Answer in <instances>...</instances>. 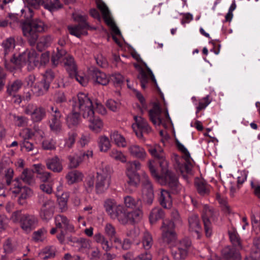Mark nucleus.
<instances>
[{
  "label": "nucleus",
  "mask_w": 260,
  "mask_h": 260,
  "mask_svg": "<svg viewBox=\"0 0 260 260\" xmlns=\"http://www.w3.org/2000/svg\"><path fill=\"white\" fill-rule=\"evenodd\" d=\"M104 208L111 218L117 219L122 225L138 223L143 216V212L141 207L134 211H128L123 206L117 205L115 200L112 199L107 200L105 202Z\"/></svg>",
  "instance_id": "f257e3e1"
},
{
  "label": "nucleus",
  "mask_w": 260,
  "mask_h": 260,
  "mask_svg": "<svg viewBox=\"0 0 260 260\" xmlns=\"http://www.w3.org/2000/svg\"><path fill=\"white\" fill-rule=\"evenodd\" d=\"M72 111L66 117V123L69 128L77 127L81 119L80 112H84L87 108L92 107V102L87 94L80 92L72 101Z\"/></svg>",
  "instance_id": "f03ea898"
},
{
  "label": "nucleus",
  "mask_w": 260,
  "mask_h": 260,
  "mask_svg": "<svg viewBox=\"0 0 260 260\" xmlns=\"http://www.w3.org/2000/svg\"><path fill=\"white\" fill-rule=\"evenodd\" d=\"M48 26L40 19L25 20L21 24L23 36L31 46H34L39 38V34L46 32Z\"/></svg>",
  "instance_id": "7ed1b4c3"
},
{
  "label": "nucleus",
  "mask_w": 260,
  "mask_h": 260,
  "mask_svg": "<svg viewBox=\"0 0 260 260\" xmlns=\"http://www.w3.org/2000/svg\"><path fill=\"white\" fill-rule=\"evenodd\" d=\"M153 162V160H149L148 163L152 176L157 181H164L165 184L168 186L173 193H178L180 190V186L175 175L169 170H166L161 175H159L152 165Z\"/></svg>",
  "instance_id": "20e7f679"
},
{
  "label": "nucleus",
  "mask_w": 260,
  "mask_h": 260,
  "mask_svg": "<svg viewBox=\"0 0 260 260\" xmlns=\"http://www.w3.org/2000/svg\"><path fill=\"white\" fill-rule=\"evenodd\" d=\"M153 162V160H149L148 163L152 176L157 181H164L165 184L168 186L173 193H178L180 190V186L175 175L169 170H166L161 175H159L152 165Z\"/></svg>",
  "instance_id": "39448f33"
},
{
  "label": "nucleus",
  "mask_w": 260,
  "mask_h": 260,
  "mask_svg": "<svg viewBox=\"0 0 260 260\" xmlns=\"http://www.w3.org/2000/svg\"><path fill=\"white\" fill-rule=\"evenodd\" d=\"M229 237L232 244L229 249V260H241L239 251L243 248L242 240L233 224H229Z\"/></svg>",
  "instance_id": "423d86ee"
},
{
  "label": "nucleus",
  "mask_w": 260,
  "mask_h": 260,
  "mask_svg": "<svg viewBox=\"0 0 260 260\" xmlns=\"http://www.w3.org/2000/svg\"><path fill=\"white\" fill-rule=\"evenodd\" d=\"M11 61L18 67L27 65L28 71H31L39 63L38 54L35 50H31L28 52H24L18 57H13Z\"/></svg>",
  "instance_id": "0eeeda50"
},
{
  "label": "nucleus",
  "mask_w": 260,
  "mask_h": 260,
  "mask_svg": "<svg viewBox=\"0 0 260 260\" xmlns=\"http://www.w3.org/2000/svg\"><path fill=\"white\" fill-rule=\"evenodd\" d=\"M38 203L42 204L40 209L39 215L44 221H48L53 216L55 210V204L53 201L47 199L43 194L38 196Z\"/></svg>",
  "instance_id": "6e6552de"
},
{
  "label": "nucleus",
  "mask_w": 260,
  "mask_h": 260,
  "mask_svg": "<svg viewBox=\"0 0 260 260\" xmlns=\"http://www.w3.org/2000/svg\"><path fill=\"white\" fill-rule=\"evenodd\" d=\"M109 166H102L96 173L95 190L97 193L105 192L109 187L110 184V176Z\"/></svg>",
  "instance_id": "1a4fd4ad"
},
{
  "label": "nucleus",
  "mask_w": 260,
  "mask_h": 260,
  "mask_svg": "<svg viewBox=\"0 0 260 260\" xmlns=\"http://www.w3.org/2000/svg\"><path fill=\"white\" fill-rule=\"evenodd\" d=\"M86 109V111L83 112L82 115L83 118L88 121L89 128L93 133H100L103 128L104 124L102 120L94 115L93 105Z\"/></svg>",
  "instance_id": "9d476101"
},
{
  "label": "nucleus",
  "mask_w": 260,
  "mask_h": 260,
  "mask_svg": "<svg viewBox=\"0 0 260 260\" xmlns=\"http://www.w3.org/2000/svg\"><path fill=\"white\" fill-rule=\"evenodd\" d=\"M142 184L141 199L145 205L149 206L152 204L154 198L153 188L148 176L145 175Z\"/></svg>",
  "instance_id": "9b49d317"
},
{
  "label": "nucleus",
  "mask_w": 260,
  "mask_h": 260,
  "mask_svg": "<svg viewBox=\"0 0 260 260\" xmlns=\"http://www.w3.org/2000/svg\"><path fill=\"white\" fill-rule=\"evenodd\" d=\"M216 213L212 207L204 205L203 209L202 219L206 235L207 237L212 234V226L211 220L216 218Z\"/></svg>",
  "instance_id": "f8f14e48"
},
{
  "label": "nucleus",
  "mask_w": 260,
  "mask_h": 260,
  "mask_svg": "<svg viewBox=\"0 0 260 260\" xmlns=\"http://www.w3.org/2000/svg\"><path fill=\"white\" fill-rule=\"evenodd\" d=\"M93 156L92 150L80 151L78 153L70 155L68 156L69 167L71 169H76L84 160L88 159Z\"/></svg>",
  "instance_id": "ddd939ff"
},
{
  "label": "nucleus",
  "mask_w": 260,
  "mask_h": 260,
  "mask_svg": "<svg viewBox=\"0 0 260 260\" xmlns=\"http://www.w3.org/2000/svg\"><path fill=\"white\" fill-rule=\"evenodd\" d=\"M86 16L77 15L75 18V20L79 22V23L74 26H68L70 34L78 38H80L83 34L84 29L89 27V25L86 22Z\"/></svg>",
  "instance_id": "4468645a"
},
{
  "label": "nucleus",
  "mask_w": 260,
  "mask_h": 260,
  "mask_svg": "<svg viewBox=\"0 0 260 260\" xmlns=\"http://www.w3.org/2000/svg\"><path fill=\"white\" fill-rule=\"evenodd\" d=\"M38 220L36 216L32 214H23L21 219V227L25 232L29 233L37 225Z\"/></svg>",
  "instance_id": "2eb2a0df"
},
{
  "label": "nucleus",
  "mask_w": 260,
  "mask_h": 260,
  "mask_svg": "<svg viewBox=\"0 0 260 260\" xmlns=\"http://www.w3.org/2000/svg\"><path fill=\"white\" fill-rule=\"evenodd\" d=\"M128 152L133 158L144 160L147 157V153L145 149L137 144H131L128 146Z\"/></svg>",
  "instance_id": "dca6fc26"
},
{
  "label": "nucleus",
  "mask_w": 260,
  "mask_h": 260,
  "mask_svg": "<svg viewBox=\"0 0 260 260\" xmlns=\"http://www.w3.org/2000/svg\"><path fill=\"white\" fill-rule=\"evenodd\" d=\"M55 223L57 228L70 232H74V226L70 223V220L63 215H57L55 217Z\"/></svg>",
  "instance_id": "f3484780"
},
{
  "label": "nucleus",
  "mask_w": 260,
  "mask_h": 260,
  "mask_svg": "<svg viewBox=\"0 0 260 260\" xmlns=\"http://www.w3.org/2000/svg\"><path fill=\"white\" fill-rule=\"evenodd\" d=\"M260 258V237L256 236L252 239V246L249 256L245 260H258Z\"/></svg>",
  "instance_id": "a211bd4d"
},
{
  "label": "nucleus",
  "mask_w": 260,
  "mask_h": 260,
  "mask_svg": "<svg viewBox=\"0 0 260 260\" xmlns=\"http://www.w3.org/2000/svg\"><path fill=\"white\" fill-rule=\"evenodd\" d=\"M45 164L47 168L54 173H60L63 170L62 162L57 156L47 159Z\"/></svg>",
  "instance_id": "6ab92c4d"
},
{
  "label": "nucleus",
  "mask_w": 260,
  "mask_h": 260,
  "mask_svg": "<svg viewBox=\"0 0 260 260\" xmlns=\"http://www.w3.org/2000/svg\"><path fill=\"white\" fill-rule=\"evenodd\" d=\"M161 109L157 103H154L152 109L149 111L150 120L154 125H159L162 122L160 117Z\"/></svg>",
  "instance_id": "aec40b11"
},
{
  "label": "nucleus",
  "mask_w": 260,
  "mask_h": 260,
  "mask_svg": "<svg viewBox=\"0 0 260 260\" xmlns=\"http://www.w3.org/2000/svg\"><path fill=\"white\" fill-rule=\"evenodd\" d=\"M124 207L125 209H131L134 210L141 208L142 210V205L141 204V200L140 198L135 199L131 196H126L123 198ZM143 211V210H142Z\"/></svg>",
  "instance_id": "412c9836"
},
{
  "label": "nucleus",
  "mask_w": 260,
  "mask_h": 260,
  "mask_svg": "<svg viewBox=\"0 0 260 260\" xmlns=\"http://www.w3.org/2000/svg\"><path fill=\"white\" fill-rule=\"evenodd\" d=\"M91 75L93 80L99 84L106 85L109 83L107 75L98 69L93 68L91 70Z\"/></svg>",
  "instance_id": "4be33fe9"
},
{
  "label": "nucleus",
  "mask_w": 260,
  "mask_h": 260,
  "mask_svg": "<svg viewBox=\"0 0 260 260\" xmlns=\"http://www.w3.org/2000/svg\"><path fill=\"white\" fill-rule=\"evenodd\" d=\"M34 166L35 172L37 174V177L42 182L51 183L53 181L52 174L45 171L41 165H35Z\"/></svg>",
  "instance_id": "5701e85b"
},
{
  "label": "nucleus",
  "mask_w": 260,
  "mask_h": 260,
  "mask_svg": "<svg viewBox=\"0 0 260 260\" xmlns=\"http://www.w3.org/2000/svg\"><path fill=\"white\" fill-rule=\"evenodd\" d=\"M160 205L166 209H170L172 206V200L170 193L167 190L161 189L158 198Z\"/></svg>",
  "instance_id": "b1692460"
},
{
  "label": "nucleus",
  "mask_w": 260,
  "mask_h": 260,
  "mask_svg": "<svg viewBox=\"0 0 260 260\" xmlns=\"http://www.w3.org/2000/svg\"><path fill=\"white\" fill-rule=\"evenodd\" d=\"M188 221L189 231L199 234L202 228L199 216L196 214L191 215L188 218Z\"/></svg>",
  "instance_id": "393cba45"
},
{
  "label": "nucleus",
  "mask_w": 260,
  "mask_h": 260,
  "mask_svg": "<svg viewBox=\"0 0 260 260\" xmlns=\"http://www.w3.org/2000/svg\"><path fill=\"white\" fill-rule=\"evenodd\" d=\"M148 151L152 156L160 160L159 165L160 167L167 164L163 150L159 146L155 145L154 147H151L148 149Z\"/></svg>",
  "instance_id": "a878e982"
},
{
  "label": "nucleus",
  "mask_w": 260,
  "mask_h": 260,
  "mask_svg": "<svg viewBox=\"0 0 260 260\" xmlns=\"http://www.w3.org/2000/svg\"><path fill=\"white\" fill-rule=\"evenodd\" d=\"M63 64L70 76L76 75L77 67L72 56H68L66 57L63 59Z\"/></svg>",
  "instance_id": "bb28decb"
},
{
  "label": "nucleus",
  "mask_w": 260,
  "mask_h": 260,
  "mask_svg": "<svg viewBox=\"0 0 260 260\" xmlns=\"http://www.w3.org/2000/svg\"><path fill=\"white\" fill-rule=\"evenodd\" d=\"M20 193L21 194L18 199V203L21 206H26L27 204V199L32 196L33 191L28 187L23 186Z\"/></svg>",
  "instance_id": "cd10ccee"
},
{
  "label": "nucleus",
  "mask_w": 260,
  "mask_h": 260,
  "mask_svg": "<svg viewBox=\"0 0 260 260\" xmlns=\"http://www.w3.org/2000/svg\"><path fill=\"white\" fill-rule=\"evenodd\" d=\"M69 193L63 192L60 196H57V202L60 212H66L68 210V202L69 198Z\"/></svg>",
  "instance_id": "c85d7f7f"
},
{
  "label": "nucleus",
  "mask_w": 260,
  "mask_h": 260,
  "mask_svg": "<svg viewBox=\"0 0 260 260\" xmlns=\"http://www.w3.org/2000/svg\"><path fill=\"white\" fill-rule=\"evenodd\" d=\"M67 51L61 48H57V51L54 52L51 56V61L52 65L54 67H56L58 64L61 62V60L63 61V59L66 57Z\"/></svg>",
  "instance_id": "c756f323"
},
{
  "label": "nucleus",
  "mask_w": 260,
  "mask_h": 260,
  "mask_svg": "<svg viewBox=\"0 0 260 260\" xmlns=\"http://www.w3.org/2000/svg\"><path fill=\"white\" fill-rule=\"evenodd\" d=\"M49 87L50 85L47 81L42 80L34 86V92L37 96H40L47 93Z\"/></svg>",
  "instance_id": "7c9ffc66"
},
{
  "label": "nucleus",
  "mask_w": 260,
  "mask_h": 260,
  "mask_svg": "<svg viewBox=\"0 0 260 260\" xmlns=\"http://www.w3.org/2000/svg\"><path fill=\"white\" fill-rule=\"evenodd\" d=\"M35 172L30 169H25L22 172L19 179L29 185L35 183Z\"/></svg>",
  "instance_id": "2f4dec72"
},
{
  "label": "nucleus",
  "mask_w": 260,
  "mask_h": 260,
  "mask_svg": "<svg viewBox=\"0 0 260 260\" xmlns=\"http://www.w3.org/2000/svg\"><path fill=\"white\" fill-rule=\"evenodd\" d=\"M134 119L138 129L142 131L144 133L148 134L151 131V128L149 125L147 120L142 117L135 116Z\"/></svg>",
  "instance_id": "473e14b6"
},
{
  "label": "nucleus",
  "mask_w": 260,
  "mask_h": 260,
  "mask_svg": "<svg viewBox=\"0 0 260 260\" xmlns=\"http://www.w3.org/2000/svg\"><path fill=\"white\" fill-rule=\"evenodd\" d=\"M161 239L164 243L173 245L176 242L177 235L176 232H161Z\"/></svg>",
  "instance_id": "72a5a7b5"
},
{
  "label": "nucleus",
  "mask_w": 260,
  "mask_h": 260,
  "mask_svg": "<svg viewBox=\"0 0 260 260\" xmlns=\"http://www.w3.org/2000/svg\"><path fill=\"white\" fill-rule=\"evenodd\" d=\"M22 82L20 80H16L10 82L7 86V93L9 95L16 93L22 87Z\"/></svg>",
  "instance_id": "f704fd0d"
},
{
  "label": "nucleus",
  "mask_w": 260,
  "mask_h": 260,
  "mask_svg": "<svg viewBox=\"0 0 260 260\" xmlns=\"http://www.w3.org/2000/svg\"><path fill=\"white\" fill-rule=\"evenodd\" d=\"M185 162L183 164L179 165V171L182 177L185 180L187 179V174L191 172L192 169V164L190 161V158L184 157Z\"/></svg>",
  "instance_id": "c9c22d12"
},
{
  "label": "nucleus",
  "mask_w": 260,
  "mask_h": 260,
  "mask_svg": "<svg viewBox=\"0 0 260 260\" xmlns=\"http://www.w3.org/2000/svg\"><path fill=\"white\" fill-rule=\"evenodd\" d=\"M110 139L112 141H113L115 144L119 147H125L126 145L125 139L124 137L116 131L111 132Z\"/></svg>",
  "instance_id": "e433bc0d"
},
{
  "label": "nucleus",
  "mask_w": 260,
  "mask_h": 260,
  "mask_svg": "<svg viewBox=\"0 0 260 260\" xmlns=\"http://www.w3.org/2000/svg\"><path fill=\"white\" fill-rule=\"evenodd\" d=\"M53 41L50 35L44 36L40 38L39 42L37 44V49L39 51H42L45 48L50 46Z\"/></svg>",
  "instance_id": "4c0bfd02"
},
{
  "label": "nucleus",
  "mask_w": 260,
  "mask_h": 260,
  "mask_svg": "<svg viewBox=\"0 0 260 260\" xmlns=\"http://www.w3.org/2000/svg\"><path fill=\"white\" fill-rule=\"evenodd\" d=\"M46 116V110L43 107H36L32 112L31 119L34 122H40Z\"/></svg>",
  "instance_id": "58836bf2"
},
{
  "label": "nucleus",
  "mask_w": 260,
  "mask_h": 260,
  "mask_svg": "<svg viewBox=\"0 0 260 260\" xmlns=\"http://www.w3.org/2000/svg\"><path fill=\"white\" fill-rule=\"evenodd\" d=\"M165 216L164 210L159 207L154 208L151 211L149 215V220L151 223H155Z\"/></svg>",
  "instance_id": "ea45409f"
},
{
  "label": "nucleus",
  "mask_w": 260,
  "mask_h": 260,
  "mask_svg": "<svg viewBox=\"0 0 260 260\" xmlns=\"http://www.w3.org/2000/svg\"><path fill=\"white\" fill-rule=\"evenodd\" d=\"M141 167V163L137 160L128 162L126 164V174H138L137 171L140 170Z\"/></svg>",
  "instance_id": "a19ab883"
},
{
  "label": "nucleus",
  "mask_w": 260,
  "mask_h": 260,
  "mask_svg": "<svg viewBox=\"0 0 260 260\" xmlns=\"http://www.w3.org/2000/svg\"><path fill=\"white\" fill-rule=\"evenodd\" d=\"M94 240L97 243H100L102 245L103 249L106 251L107 252L111 249V246L109 245L108 241L101 233L95 234Z\"/></svg>",
  "instance_id": "79ce46f5"
},
{
  "label": "nucleus",
  "mask_w": 260,
  "mask_h": 260,
  "mask_svg": "<svg viewBox=\"0 0 260 260\" xmlns=\"http://www.w3.org/2000/svg\"><path fill=\"white\" fill-rule=\"evenodd\" d=\"M251 224L256 234L260 233V211L252 213L251 216Z\"/></svg>",
  "instance_id": "37998d69"
},
{
  "label": "nucleus",
  "mask_w": 260,
  "mask_h": 260,
  "mask_svg": "<svg viewBox=\"0 0 260 260\" xmlns=\"http://www.w3.org/2000/svg\"><path fill=\"white\" fill-rule=\"evenodd\" d=\"M49 127L54 133L56 134L60 133L62 131V123L60 119H51L49 121Z\"/></svg>",
  "instance_id": "c03bdc74"
},
{
  "label": "nucleus",
  "mask_w": 260,
  "mask_h": 260,
  "mask_svg": "<svg viewBox=\"0 0 260 260\" xmlns=\"http://www.w3.org/2000/svg\"><path fill=\"white\" fill-rule=\"evenodd\" d=\"M191 245L190 239L185 237L179 240L176 247L188 253Z\"/></svg>",
  "instance_id": "a18cd8bd"
},
{
  "label": "nucleus",
  "mask_w": 260,
  "mask_h": 260,
  "mask_svg": "<svg viewBox=\"0 0 260 260\" xmlns=\"http://www.w3.org/2000/svg\"><path fill=\"white\" fill-rule=\"evenodd\" d=\"M99 146L101 151L107 152L111 147V144L109 138L105 136L99 138Z\"/></svg>",
  "instance_id": "49530a36"
},
{
  "label": "nucleus",
  "mask_w": 260,
  "mask_h": 260,
  "mask_svg": "<svg viewBox=\"0 0 260 260\" xmlns=\"http://www.w3.org/2000/svg\"><path fill=\"white\" fill-rule=\"evenodd\" d=\"M128 180L127 184L130 186L137 187L140 183V176L139 174H126Z\"/></svg>",
  "instance_id": "de8ad7c7"
},
{
  "label": "nucleus",
  "mask_w": 260,
  "mask_h": 260,
  "mask_svg": "<svg viewBox=\"0 0 260 260\" xmlns=\"http://www.w3.org/2000/svg\"><path fill=\"white\" fill-rule=\"evenodd\" d=\"M175 224L174 221L169 219H165L162 221L160 227L161 232H175Z\"/></svg>",
  "instance_id": "09e8293b"
},
{
  "label": "nucleus",
  "mask_w": 260,
  "mask_h": 260,
  "mask_svg": "<svg viewBox=\"0 0 260 260\" xmlns=\"http://www.w3.org/2000/svg\"><path fill=\"white\" fill-rule=\"evenodd\" d=\"M188 253L184 250L175 247L172 249V255L175 260H184L187 256Z\"/></svg>",
  "instance_id": "8fccbe9b"
},
{
  "label": "nucleus",
  "mask_w": 260,
  "mask_h": 260,
  "mask_svg": "<svg viewBox=\"0 0 260 260\" xmlns=\"http://www.w3.org/2000/svg\"><path fill=\"white\" fill-rule=\"evenodd\" d=\"M196 186L198 193L203 196L208 195L209 193V186L202 181H198L196 182Z\"/></svg>",
  "instance_id": "3c124183"
},
{
  "label": "nucleus",
  "mask_w": 260,
  "mask_h": 260,
  "mask_svg": "<svg viewBox=\"0 0 260 260\" xmlns=\"http://www.w3.org/2000/svg\"><path fill=\"white\" fill-rule=\"evenodd\" d=\"M143 246L145 250H149L153 244V239L151 234L147 231L144 233L142 239Z\"/></svg>",
  "instance_id": "603ef678"
},
{
  "label": "nucleus",
  "mask_w": 260,
  "mask_h": 260,
  "mask_svg": "<svg viewBox=\"0 0 260 260\" xmlns=\"http://www.w3.org/2000/svg\"><path fill=\"white\" fill-rule=\"evenodd\" d=\"M82 174L78 171H74L69 172L66 176V178L70 184H73L75 182L81 180Z\"/></svg>",
  "instance_id": "864d4df0"
},
{
  "label": "nucleus",
  "mask_w": 260,
  "mask_h": 260,
  "mask_svg": "<svg viewBox=\"0 0 260 260\" xmlns=\"http://www.w3.org/2000/svg\"><path fill=\"white\" fill-rule=\"evenodd\" d=\"M2 45L4 48V54L6 55L14 48L15 40L12 38H9L3 42Z\"/></svg>",
  "instance_id": "5fc2aeb1"
},
{
  "label": "nucleus",
  "mask_w": 260,
  "mask_h": 260,
  "mask_svg": "<svg viewBox=\"0 0 260 260\" xmlns=\"http://www.w3.org/2000/svg\"><path fill=\"white\" fill-rule=\"evenodd\" d=\"M137 78L140 81L141 86L143 89H145L147 87V85L149 81V77L148 75H147V73L141 69L140 71L139 74L137 76Z\"/></svg>",
  "instance_id": "6e6d98bb"
},
{
  "label": "nucleus",
  "mask_w": 260,
  "mask_h": 260,
  "mask_svg": "<svg viewBox=\"0 0 260 260\" xmlns=\"http://www.w3.org/2000/svg\"><path fill=\"white\" fill-rule=\"evenodd\" d=\"M10 185H11L10 189L12 193L15 194L19 193L21 189L23 187L22 186L20 179L18 177L16 178L12 182L11 181Z\"/></svg>",
  "instance_id": "4d7b16f0"
},
{
  "label": "nucleus",
  "mask_w": 260,
  "mask_h": 260,
  "mask_svg": "<svg viewBox=\"0 0 260 260\" xmlns=\"http://www.w3.org/2000/svg\"><path fill=\"white\" fill-rule=\"evenodd\" d=\"M216 199L218 201L221 209L226 212L228 211V203L225 197L219 192H217L216 194Z\"/></svg>",
  "instance_id": "13d9d810"
},
{
  "label": "nucleus",
  "mask_w": 260,
  "mask_h": 260,
  "mask_svg": "<svg viewBox=\"0 0 260 260\" xmlns=\"http://www.w3.org/2000/svg\"><path fill=\"white\" fill-rule=\"evenodd\" d=\"M55 248L53 246H47L42 250V254L44 255L43 259L44 260L54 257Z\"/></svg>",
  "instance_id": "bf43d9fd"
},
{
  "label": "nucleus",
  "mask_w": 260,
  "mask_h": 260,
  "mask_svg": "<svg viewBox=\"0 0 260 260\" xmlns=\"http://www.w3.org/2000/svg\"><path fill=\"white\" fill-rule=\"evenodd\" d=\"M110 156L116 160L120 161L122 162L126 161V156L120 151L116 149H113L110 152Z\"/></svg>",
  "instance_id": "052dcab7"
},
{
  "label": "nucleus",
  "mask_w": 260,
  "mask_h": 260,
  "mask_svg": "<svg viewBox=\"0 0 260 260\" xmlns=\"http://www.w3.org/2000/svg\"><path fill=\"white\" fill-rule=\"evenodd\" d=\"M62 5L60 3L59 0H54L53 2L48 0L45 5V8L50 11L62 8Z\"/></svg>",
  "instance_id": "680f3d73"
},
{
  "label": "nucleus",
  "mask_w": 260,
  "mask_h": 260,
  "mask_svg": "<svg viewBox=\"0 0 260 260\" xmlns=\"http://www.w3.org/2000/svg\"><path fill=\"white\" fill-rule=\"evenodd\" d=\"M97 7L101 11L104 21L111 18L110 12L106 5L103 2L97 3Z\"/></svg>",
  "instance_id": "e2e57ef3"
},
{
  "label": "nucleus",
  "mask_w": 260,
  "mask_h": 260,
  "mask_svg": "<svg viewBox=\"0 0 260 260\" xmlns=\"http://www.w3.org/2000/svg\"><path fill=\"white\" fill-rule=\"evenodd\" d=\"M76 137L77 134L76 133H69L68 138H67L65 141V147L69 149L72 148L74 144H75Z\"/></svg>",
  "instance_id": "0e129e2a"
},
{
  "label": "nucleus",
  "mask_w": 260,
  "mask_h": 260,
  "mask_svg": "<svg viewBox=\"0 0 260 260\" xmlns=\"http://www.w3.org/2000/svg\"><path fill=\"white\" fill-rule=\"evenodd\" d=\"M105 233L110 238L112 239L116 235L115 227L111 223H108L105 226Z\"/></svg>",
  "instance_id": "69168bd1"
},
{
  "label": "nucleus",
  "mask_w": 260,
  "mask_h": 260,
  "mask_svg": "<svg viewBox=\"0 0 260 260\" xmlns=\"http://www.w3.org/2000/svg\"><path fill=\"white\" fill-rule=\"evenodd\" d=\"M111 79L116 86H121L124 82V77L119 73L112 75Z\"/></svg>",
  "instance_id": "338daca9"
},
{
  "label": "nucleus",
  "mask_w": 260,
  "mask_h": 260,
  "mask_svg": "<svg viewBox=\"0 0 260 260\" xmlns=\"http://www.w3.org/2000/svg\"><path fill=\"white\" fill-rule=\"evenodd\" d=\"M106 24L109 26L112 32L116 35H119L121 34L120 31L118 28V27L116 26V24L115 23L114 21L113 20L112 18H109L108 19H107L105 21Z\"/></svg>",
  "instance_id": "774afa93"
}]
</instances>
